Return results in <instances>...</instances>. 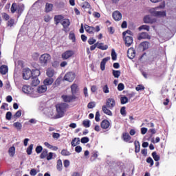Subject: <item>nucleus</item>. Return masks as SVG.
<instances>
[{
	"instance_id": "obj_41",
	"label": "nucleus",
	"mask_w": 176,
	"mask_h": 176,
	"mask_svg": "<svg viewBox=\"0 0 176 176\" xmlns=\"http://www.w3.org/2000/svg\"><path fill=\"white\" fill-rule=\"evenodd\" d=\"M32 149H34V144H32L28 147V148L26 150L28 155L32 154Z\"/></svg>"
},
{
	"instance_id": "obj_12",
	"label": "nucleus",
	"mask_w": 176,
	"mask_h": 176,
	"mask_svg": "<svg viewBox=\"0 0 176 176\" xmlns=\"http://www.w3.org/2000/svg\"><path fill=\"white\" fill-rule=\"evenodd\" d=\"M113 18L116 21H120V20H122V13L119 11H115L113 13Z\"/></svg>"
},
{
	"instance_id": "obj_23",
	"label": "nucleus",
	"mask_w": 176,
	"mask_h": 176,
	"mask_svg": "<svg viewBox=\"0 0 176 176\" xmlns=\"http://www.w3.org/2000/svg\"><path fill=\"white\" fill-rule=\"evenodd\" d=\"M61 24L63 26V28H68L71 23L69 22V19H65L61 21Z\"/></svg>"
},
{
	"instance_id": "obj_33",
	"label": "nucleus",
	"mask_w": 176,
	"mask_h": 176,
	"mask_svg": "<svg viewBox=\"0 0 176 176\" xmlns=\"http://www.w3.org/2000/svg\"><path fill=\"white\" fill-rule=\"evenodd\" d=\"M56 168L58 170V171H61V170H63V162L61 160H58L57 161Z\"/></svg>"
},
{
	"instance_id": "obj_48",
	"label": "nucleus",
	"mask_w": 176,
	"mask_h": 176,
	"mask_svg": "<svg viewBox=\"0 0 176 176\" xmlns=\"http://www.w3.org/2000/svg\"><path fill=\"white\" fill-rule=\"evenodd\" d=\"M61 155L63 156H69L71 155V153L68 151L67 150L63 149L61 151Z\"/></svg>"
},
{
	"instance_id": "obj_42",
	"label": "nucleus",
	"mask_w": 176,
	"mask_h": 176,
	"mask_svg": "<svg viewBox=\"0 0 176 176\" xmlns=\"http://www.w3.org/2000/svg\"><path fill=\"white\" fill-rule=\"evenodd\" d=\"M139 31H142V30H145L146 31L149 32V25H142L138 28Z\"/></svg>"
},
{
	"instance_id": "obj_14",
	"label": "nucleus",
	"mask_w": 176,
	"mask_h": 176,
	"mask_svg": "<svg viewBox=\"0 0 176 176\" xmlns=\"http://www.w3.org/2000/svg\"><path fill=\"white\" fill-rule=\"evenodd\" d=\"M111 60V58L106 57L102 59V60L100 63V69L102 71H105V65L107 64V61H109Z\"/></svg>"
},
{
	"instance_id": "obj_9",
	"label": "nucleus",
	"mask_w": 176,
	"mask_h": 176,
	"mask_svg": "<svg viewBox=\"0 0 176 176\" xmlns=\"http://www.w3.org/2000/svg\"><path fill=\"white\" fill-rule=\"evenodd\" d=\"M115 105H116V102H115V99L113 98H108L106 100V106L109 109H113L115 107Z\"/></svg>"
},
{
	"instance_id": "obj_18",
	"label": "nucleus",
	"mask_w": 176,
	"mask_h": 176,
	"mask_svg": "<svg viewBox=\"0 0 176 176\" xmlns=\"http://www.w3.org/2000/svg\"><path fill=\"white\" fill-rule=\"evenodd\" d=\"M53 82H54V80L52 78H47L45 80H44L43 84L44 86H50V85L53 84Z\"/></svg>"
},
{
	"instance_id": "obj_54",
	"label": "nucleus",
	"mask_w": 176,
	"mask_h": 176,
	"mask_svg": "<svg viewBox=\"0 0 176 176\" xmlns=\"http://www.w3.org/2000/svg\"><path fill=\"white\" fill-rule=\"evenodd\" d=\"M6 119H7V120H11V119H12V112L8 111V112L6 113Z\"/></svg>"
},
{
	"instance_id": "obj_2",
	"label": "nucleus",
	"mask_w": 176,
	"mask_h": 176,
	"mask_svg": "<svg viewBox=\"0 0 176 176\" xmlns=\"http://www.w3.org/2000/svg\"><path fill=\"white\" fill-rule=\"evenodd\" d=\"M163 8H164V4L160 5L155 8H151L149 12L152 16H155V17H164V16H166V12L156 11L157 9H163Z\"/></svg>"
},
{
	"instance_id": "obj_35",
	"label": "nucleus",
	"mask_w": 176,
	"mask_h": 176,
	"mask_svg": "<svg viewBox=\"0 0 176 176\" xmlns=\"http://www.w3.org/2000/svg\"><path fill=\"white\" fill-rule=\"evenodd\" d=\"M16 152V148L12 146V147H10L8 150V153H9V155L10 156H11L12 157H13L14 156V153Z\"/></svg>"
},
{
	"instance_id": "obj_6",
	"label": "nucleus",
	"mask_w": 176,
	"mask_h": 176,
	"mask_svg": "<svg viewBox=\"0 0 176 176\" xmlns=\"http://www.w3.org/2000/svg\"><path fill=\"white\" fill-rule=\"evenodd\" d=\"M75 78H76V74H75V72H69L65 75L64 80L67 82H71L75 80Z\"/></svg>"
},
{
	"instance_id": "obj_53",
	"label": "nucleus",
	"mask_w": 176,
	"mask_h": 176,
	"mask_svg": "<svg viewBox=\"0 0 176 176\" xmlns=\"http://www.w3.org/2000/svg\"><path fill=\"white\" fill-rule=\"evenodd\" d=\"M118 90L119 91H122L124 90V85L123 83L118 84Z\"/></svg>"
},
{
	"instance_id": "obj_60",
	"label": "nucleus",
	"mask_w": 176,
	"mask_h": 176,
	"mask_svg": "<svg viewBox=\"0 0 176 176\" xmlns=\"http://www.w3.org/2000/svg\"><path fill=\"white\" fill-rule=\"evenodd\" d=\"M30 175H32V176H35V175H36V174H37L36 169H35V168L31 169V170H30Z\"/></svg>"
},
{
	"instance_id": "obj_31",
	"label": "nucleus",
	"mask_w": 176,
	"mask_h": 176,
	"mask_svg": "<svg viewBox=\"0 0 176 176\" xmlns=\"http://www.w3.org/2000/svg\"><path fill=\"white\" fill-rule=\"evenodd\" d=\"M52 9H53V4H52V3H47L45 5V12L47 13H49V12H52Z\"/></svg>"
},
{
	"instance_id": "obj_13",
	"label": "nucleus",
	"mask_w": 176,
	"mask_h": 176,
	"mask_svg": "<svg viewBox=\"0 0 176 176\" xmlns=\"http://www.w3.org/2000/svg\"><path fill=\"white\" fill-rule=\"evenodd\" d=\"M127 55L129 58L133 60L135 57V50L133 48H129L127 51Z\"/></svg>"
},
{
	"instance_id": "obj_4",
	"label": "nucleus",
	"mask_w": 176,
	"mask_h": 176,
	"mask_svg": "<svg viewBox=\"0 0 176 176\" xmlns=\"http://www.w3.org/2000/svg\"><path fill=\"white\" fill-rule=\"evenodd\" d=\"M61 98L64 102H74L76 100L78 97H76L75 95H72H72H63Z\"/></svg>"
},
{
	"instance_id": "obj_44",
	"label": "nucleus",
	"mask_w": 176,
	"mask_h": 176,
	"mask_svg": "<svg viewBox=\"0 0 176 176\" xmlns=\"http://www.w3.org/2000/svg\"><path fill=\"white\" fill-rule=\"evenodd\" d=\"M10 10L12 13H14L17 10V4L16 3H12Z\"/></svg>"
},
{
	"instance_id": "obj_7",
	"label": "nucleus",
	"mask_w": 176,
	"mask_h": 176,
	"mask_svg": "<svg viewBox=\"0 0 176 176\" xmlns=\"http://www.w3.org/2000/svg\"><path fill=\"white\" fill-rule=\"evenodd\" d=\"M74 54L75 52L73 50H67L62 54V58L63 60H68V58H71Z\"/></svg>"
},
{
	"instance_id": "obj_45",
	"label": "nucleus",
	"mask_w": 176,
	"mask_h": 176,
	"mask_svg": "<svg viewBox=\"0 0 176 176\" xmlns=\"http://www.w3.org/2000/svg\"><path fill=\"white\" fill-rule=\"evenodd\" d=\"M118 57V55L116 54V52H115V50H111V58L113 61H116V58Z\"/></svg>"
},
{
	"instance_id": "obj_16",
	"label": "nucleus",
	"mask_w": 176,
	"mask_h": 176,
	"mask_svg": "<svg viewBox=\"0 0 176 176\" xmlns=\"http://www.w3.org/2000/svg\"><path fill=\"white\" fill-rule=\"evenodd\" d=\"M47 90V87H46V85H41V86H38L37 88V92H38L40 94L42 93H46Z\"/></svg>"
},
{
	"instance_id": "obj_30",
	"label": "nucleus",
	"mask_w": 176,
	"mask_h": 176,
	"mask_svg": "<svg viewBox=\"0 0 176 176\" xmlns=\"http://www.w3.org/2000/svg\"><path fill=\"white\" fill-rule=\"evenodd\" d=\"M47 76L48 78H53L54 76V70L53 69H48L47 70Z\"/></svg>"
},
{
	"instance_id": "obj_5",
	"label": "nucleus",
	"mask_w": 176,
	"mask_h": 176,
	"mask_svg": "<svg viewBox=\"0 0 176 176\" xmlns=\"http://www.w3.org/2000/svg\"><path fill=\"white\" fill-rule=\"evenodd\" d=\"M34 76V73L29 68H25L23 71V78L25 80H28V79H31Z\"/></svg>"
},
{
	"instance_id": "obj_61",
	"label": "nucleus",
	"mask_w": 176,
	"mask_h": 176,
	"mask_svg": "<svg viewBox=\"0 0 176 176\" xmlns=\"http://www.w3.org/2000/svg\"><path fill=\"white\" fill-rule=\"evenodd\" d=\"M1 16L3 19H4V20H6V21L9 20V14H8L7 13L3 12L1 14Z\"/></svg>"
},
{
	"instance_id": "obj_56",
	"label": "nucleus",
	"mask_w": 176,
	"mask_h": 176,
	"mask_svg": "<svg viewBox=\"0 0 176 176\" xmlns=\"http://www.w3.org/2000/svg\"><path fill=\"white\" fill-rule=\"evenodd\" d=\"M14 25V19H10V21H8L7 25L8 27H13Z\"/></svg>"
},
{
	"instance_id": "obj_17",
	"label": "nucleus",
	"mask_w": 176,
	"mask_h": 176,
	"mask_svg": "<svg viewBox=\"0 0 176 176\" xmlns=\"http://www.w3.org/2000/svg\"><path fill=\"white\" fill-rule=\"evenodd\" d=\"M110 124H111L109 123V121H108L107 120H104L101 122V127H102V129L107 130V129H108L109 127Z\"/></svg>"
},
{
	"instance_id": "obj_38",
	"label": "nucleus",
	"mask_w": 176,
	"mask_h": 176,
	"mask_svg": "<svg viewBox=\"0 0 176 176\" xmlns=\"http://www.w3.org/2000/svg\"><path fill=\"white\" fill-rule=\"evenodd\" d=\"M113 76L114 78H118L120 76V70H113L112 72Z\"/></svg>"
},
{
	"instance_id": "obj_43",
	"label": "nucleus",
	"mask_w": 176,
	"mask_h": 176,
	"mask_svg": "<svg viewBox=\"0 0 176 176\" xmlns=\"http://www.w3.org/2000/svg\"><path fill=\"white\" fill-rule=\"evenodd\" d=\"M69 39H70V41H72V42H76V37H75V34L70 32L69 34Z\"/></svg>"
},
{
	"instance_id": "obj_37",
	"label": "nucleus",
	"mask_w": 176,
	"mask_h": 176,
	"mask_svg": "<svg viewBox=\"0 0 176 176\" xmlns=\"http://www.w3.org/2000/svg\"><path fill=\"white\" fill-rule=\"evenodd\" d=\"M152 156L155 162H159V160H160V156H159V155H157L156 151H154L152 153Z\"/></svg>"
},
{
	"instance_id": "obj_63",
	"label": "nucleus",
	"mask_w": 176,
	"mask_h": 176,
	"mask_svg": "<svg viewBox=\"0 0 176 176\" xmlns=\"http://www.w3.org/2000/svg\"><path fill=\"white\" fill-rule=\"evenodd\" d=\"M75 151L77 153H80L82 152V146H76Z\"/></svg>"
},
{
	"instance_id": "obj_36",
	"label": "nucleus",
	"mask_w": 176,
	"mask_h": 176,
	"mask_svg": "<svg viewBox=\"0 0 176 176\" xmlns=\"http://www.w3.org/2000/svg\"><path fill=\"white\" fill-rule=\"evenodd\" d=\"M120 102L122 105L127 104L129 102V98L126 96H122L120 98Z\"/></svg>"
},
{
	"instance_id": "obj_22",
	"label": "nucleus",
	"mask_w": 176,
	"mask_h": 176,
	"mask_svg": "<svg viewBox=\"0 0 176 176\" xmlns=\"http://www.w3.org/2000/svg\"><path fill=\"white\" fill-rule=\"evenodd\" d=\"M96 46L98 49H100V50H107V49H108V45H104L102 43H96Z\"/></svg>"
},
{
	"instance_id": "obj_50",
	"label": "nucleus",
	"mask_w": 176,
	"mask_h": 176,
	"mask_svg": "<svg viewBox=\"0 0 176 176\" xmlns=\"http://www.w3.org/2000/svg\"><path fill=\"white\" fill-rule=\"evenodd\" d=\"M82 9H90L91 6L90 3H89V2L86 1L83 3V5L82 6Z\"/></svg>"
},
{
	"instance_id": "obj_49",
	"label": "nucleus",
	"mask_w": 176,
	"mask_h": 176,
	"mask_svg": "<svg viewBox=\"0 0 176 176\" xmlns=\"http://www.w3.org/2000/svg\"><path fill=\"white\" fill-rule=\"evenodd\" d=\"M95 107H96V102H90L87 104V108H89V109H93V108H94Z\"/></svg>"
},
{
	"instance_id": "obj_39",
	"label": "nucleus",
	"mask_w": 176,
	"mask_h": 176,
	"mask_svg": "<svg viewBox=\"0 0 176 176\" xmlns=\"http://www.w3.org/2000/svg\"><path fill=\"white\" fill-rule=\"evenodd\" d=\"M47 149L44 148L40 155L41 159H45L47 156Z\"/></svg>"
},
{
	"instance_id": "obj_52",
	"label": "nucleus",
	"mask_w": 176,
	"mask_h": 176,
	"mask_svg": "<svg viewBox=\"0 0 176 176\" xmlns=\"http://www.w3.org/2000/svg\"><path fill=\"white\" fill-rule=\"evenodd\" d=\"M90 141V139H89L88 137H83L81 138V142L82 144H87Z\"/></svg>"
},
{
	"instance_id": "obj_25",
	"label": "nucleus",
	"mask_w": 176,
	"mask_h": 176,
	"mask_svg": "<svg viewBox=\"0 0 176 176\" xmlns=\"http://www.w3.org/2000/svg\"><path fill=\"white\" fill-rule=\"evenodd\" d=\"M71 144L72 146H76V145H79V144H80V139L79 138H75L72 140Z\"/></svg>"
},
{
	"instance_id": "obj_55",
	"label": "nucleus",
	"mask_w": 176,
	"mask_h": 176,
	"mask_svg": "<svg viewBox=\"0 0 176 176\" xmlns=\"http://www.w3.org/2000/svg\"><path fill=\"white\" fill-rule=\"evenodd\" d=\"M32 57L33 60H38V58H39V54L37 52H34L32 54Z\"/></svg>"
},
{
	"instance_id": "obj_46",
	"label": "nucleus",
	"mask_w": 176,
	"mask_h": 176,
	"mask_svg": "<svg viewBox=\"0 0 176 176\" xmlns=\"http://www.w3.org/2000/svg\"><path fill=\"white\" fill-rule=\"evenodd\" d=\"M103 93L104 94H108L109 93V87H108V85H105L102 87Z\"/></svg>"
},
{
	"instance_id": "obj_51",
	"label": "nucleus",
	"mask_w": 176,
	"mask_h": 176,
	"mask_svg": "<svg viewBox=\"0 0 176 176\" xmlns=\"http://www.w3.org/2000/svg\"><path fill=\"white\" fill-rule=\"evenodd\" d=\"M64 19V16L62 15H56L54 16V21H60Z\"/></svg>"
},
{
	"instance_id": "obj_32",
	"label": "nucleus",
	"mask_w": 176,
	"mask_h": 176,
	"mask_svg": "<svg viewBox=\"0 0 176 176\" xmlns=\"http://www.w3.org/2000/svg\"><path fill=\"white\" fill-rule=\"evenodd\" d=\"M14 127H16V130H18L19 131H20V130H21L22 127H23V124H21V123L16 122H14L13 124Z\"/></svg>"
},
{
	"instance_id": "obj_47",
	"label": "nucleus",
	"mask_w": 176,
	"mask_h": 176,
	"mask_svg": "<svg viewBox=\"0 0 176 176\" xmlns=\"http://www.w3.org/2000/svg\"><path fill=\"white\" fill-rule=\"evenodd\" d=\"M82 124H83L84 127H86V128L90 127V120H84L82 122Z\"/></svg>"
},
{
	"instance_id": "obj_28",
	"label": "nucleus",
	"mask_w": 176,
	"mask_h": 176,
	"mask_svg": "<svg viewBox=\"0 0 176 176\" xmlns=\"http://www.w3.org/2000/svg\"><path fill=\"white\" fill-rule=\"evenodd\" d=\"M45 114L47 115V116L48 118H53V115L54 114V113L53 112V109H47L45 110Z\"/></svg>"
},
{
	"instance_id": "obj_27",
	"label": "nucleus",
	"mask_w": 176,
	"mask_h": 176,
	"mask_svg": "<svg viewBox=\"0 0 176 176\" xmlns=\"http://www.w3.org/2000/svg\"><path fill=\"white\" fill-rule=\"evenodd\" d=\"M0 73L2 75H6L8 74V66L2 65L0 67Z\"/></svg>"
},
{
	"instance_id": "obj_24",
	"label": "nucleus",
	"mask_w": 176,
	"mask_h": 176,
	"mask_svg": "<svg viewBox=\"0 0 176 176\" xmlns=\"http://www.w3.org/2000/svg\"><path fill=\"white\" fill-rule=\"evenodd\" d=\"M72 94L75 96V94L78 92V85L75 83L72 85L71 86Z\"/></svg>"
},
{
	"instance_id": "obj_3",
	"label": "nucleus",
	"mask_w": 176,
	"mask_h": 176,
	"mask_svg": "<svg viewBox=\"0 0 176 176\" xmlns=\"http://www.w3.org/2000/svg\"><path fill=\"white\" fill-rule=\"evenodd\" d=\"M50 60H52V56L49 54H43L40 56V63L44 67L49 64Z\"/></svg>"
},
{
	"instance_id": "obj_64",
	"label": "nucleus",
	"mask_w": 176,
	"mask_h": 176,
	"mask_svg": "<svg viewBox=\"0 0 176 176\" xmlns=\"http://www.w3.org/2000/svg\"><path fill=\"white\" fill-rule=\"evenodd\" d=\"M146 162L147 163L150 164L151 166H153V160L152 159V157H149L146 159Z\"/></svg>"
},
{
	"instance_id": "obj_58",
	"label": "nucleus",
	"mask_w": 176,
	"mask_h": 176,
	"mask_svg": "<svg viewBox=\"0 0 176 176\" xmlns=\"http://www.w3.org/2000/svg\"><path fill=\"white\" fill-rule=\"evenodd\" d=\"M42 151H43V148L42 147V146H38L36 148V153H41V152H42Z\"/></svg>"
},
{
	"instance_id": "obj_1",
	"label": "nucleus",
	"mask_w": 176,
	"mask_h": 176,
	"mask_svg": "<svg viewBox=\"0 0 176 176\" xmlns=\"http://www.w3.org/2000/svg\"><path fill=\"white\" fill-rule=\"evenodd\" d=\"M56 119H60V118H63L64 116V113H65V110L68 108V104L67 103H59L56 105Z\"/></svg>"
},
{
	"instance_id": "obj_11",
	"label": "nucleus",
	"mask_w": 176,
	"mask_h": 176,
	"mask_svg": "<svg viewBox=\"0 0 176 176\" xmlns=\"http://www.w3.org/2000/svg\"><path fill=\"white\" fill-rule=\"evenodd\" d=\"M138 41H141L142 39H151V36L147 32H142L138 34Z\"/></svg>"
},
{
	"instance_id": "obj_8",
	"label": "nucleus",
	"mask_w": 176,
	"mask_h": 176,
	"mask_svg": "<svg viewBox=\"0 0 176 176\" xmlns=\"http://www.w3.org/2000/svg\"><path fill=\"white\" fill-rule=\"evenodd\" d=\"M22 91L25 94L31 95L34 93V88L31 87L30 85H23L22 87Z\"/></svg>"
},
{
	"instance_id": "obj_15",
	"label": "nucleus",
	"mask_w": 176,
	"mask_h": 176,
	"mask_svg": "<svg viewBox=\"0 0 176 176\" xmlns=\"http://www.w3.org/2000/svg\"><path fill=\"white\" fill-rule=\"evenodd\" d=\"M84 28L87 32L89 34H93L96 31V28L93 26H89L88 25H85Z\"/></svg>"
},
{
	"instance_id": "obj_10",
	"label": "nucleus",
	"mask_w": 176,
	"mask_h": 176,
	"mask_svg": "<svg viewBox=\"0 0 176 176\" xmlns=\"http://www.w3.org/2000/svg\"><path fill=\"white\" fill-rule=\"evenodd\" d=\"M123 39L124 41L125 46H126V47H130V46L133 45V37L130 36H123Z\"/></svg>"
},
{
	"instance_id": "obj_20",
	"label": "nucleus",
	"mask_w": 176,
	"mask_h": 176,
	"mask_svg": "<svg viewBox=\"0 0 176 176\" xmlns=\"http://www.w3.org/2000/svg\"><path fill=\"white\" fill-rule=\"evenodd\" d=\"M143 20L145 24H152V23H153V20L151 18V16L149 15L145 16Z\"/></svg>"
},
{
	"instance_id": "obj_59",
	"label": "nucleus",
	"mask_w": 176,
	"mask_h": 176,
	"mask_svg": "<svg viewBox=\"0 0 176 176\" xmlns=\"http://www.w3.org/2000/svg\"><path fill=\"white\" fill-rule=\"evenodd\" d=\"M50 20H52V17H50V15L44 16V21H45V23H49V21H50Z\"/></svg>"
},
{
	"instance_id": "obj_21",
	"label": "nucleus",
	"mask_w": 176,
	"mask_h": 176,
	"mask_svg": "<svg viewBox=\"0 0 176 176\" xmlns=\"http://www.w3.org/2000/svg\"><path fill=\"white\" fill-rule=\"evenodd\" d=\"M32 82L31 85L32 86H38V85H39L40 82L39 79L38 78V77H32Z\"/></svg>"
},
{
	"instance_id": "obj_62",
	"label": "nucleus",
	"mask_w": 176,
	"mask_h": 176,
	"mask_svg": "<svg viewBox=\"0 0 176 176\" xmlns=\"http://www.w3.org/2000/svg\"><path fill=\"white\" fill-rule=\"evenodd\" d=\"M96 122H100V111H97L95 116Z\"/></svg>"
},
{
	"instance_id": "obj_19",
	"label": "nucleus",
	"mask_w": 176,
	"mask_h": 176,
	"mask_svg": "<svg viewBox=\"0 0 176 176\" xmlns=\"http://www.w3.org/2000/svg\"><path fill=\"white\" fill-rule=\"evenodd\" d=\"M102 109L104 113H105L106 115H109V116H112V111L108 109V107H107L106 105H103Z\"/></svg>"
},
{
	"instance_id": "obj_34",
	"label": "nucleus",
	"mask_w": 176,
	"mask_h": 176,
	"mask_svg": "<svg viewBox=\"0 0 176 176\" xmlns=\"http://www.w3.org/2000/svg\"><path fill=\"white\" fill-rule=\"evenodd\" d=\"M140 46L143 47L144 50H146L147 49L149 48V42L148 41H144L141 43Z\"/></svg>"
},
{
	"instance_id": "obj_29",
	"label": "nucleus",
	"mask_w": 176,
	"mask_h": 176,
	"mask_svg": "<svg viewBox=\"0 0 176 176\" xmlns=\"http://www.w3.org/2000/svg\"><path fill=\"white\" fill-rule=\"evenodd\" d=\"M135 153H138L141 149V146L140 145V142L138 141H135Z\"/></svg>"
},
{
	"instance_id": "obj_26",
	"label": "nucleus",
	"mask_w": 176,
	"mask_h": 176,
	"mask_svg": "<svg viewBox=\"0 0 176 176\" xmlns=\"http://www.w3.org/2000/svg\"><path fill=\"white\" fill-rule=\"evenodd\" d=\"M122 138L125 142H129L131 140V136H130L129 133H124L122 134Z\"/></svg>"
},
{
	"instance_id": "obj_40",
	"label": "nucleus",
	"mask_w": 176,
	"mask_h": 176,
	"mask_svg": "<svg viewBox=\"0 0 176 176\" xmlns=\"http://www.w3.org/2000/svg\"><path fill=\"white\" fill-rule=\"evenodd\" d=\"M33 74L32 77L34 78H38V76H39L41 75V72L39 71V69H34L33 70V72H32Z\"/></svg>"
},
{
	"instance_id": "obj_57",
	"label": "nucleus",
	"mask_w": 176,
	"mask_h": 176,
	"mask_svg": "<svg viewBox=\"0 0 176 176\" xmlns=\"http://www.w3.org/2000/svg\"><path fill=\"white\" fill-rule=\"evenodd\" d=\"M120 113H121V115H122V116H126V107H122L120 109Z\"/></svg>"
}]
</instances>
